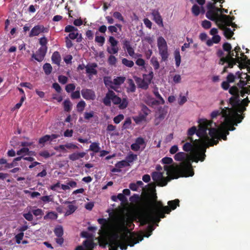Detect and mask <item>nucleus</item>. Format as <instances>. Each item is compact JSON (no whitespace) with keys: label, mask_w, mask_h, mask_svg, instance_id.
I'll return each instance as SVG.
<instances>
[{"label":"nucleus","mask_w":250,"mask_h":250,"mask_svg":"<svg viewBox=\"0 0 250 250\" xmlns=\"http://www.w3.org/2000/svg\"><path fill=\"white\" fill-rule=\"evenodd\" d=\"M122 222H123V221ZM118 226L116 224L114 226L113 232L108 239L107 244L109 250H118L120 248L122 250H126L127 247H133L144 239V236L139 234L136 237L134 233L129 236L124 232L126 229L124 225Z\"/></svg>","instance_id":"obj_1"},{"label":"nucleus","mask_w":250,"mask_h":250,"mask_svg":"<svg viewBox=\"0 0 250 250\" xmlns=\"http://www.w3.org/2000/svg\"><path fill=\"white\" fill-rule=\"evenodd\" d=\"M188 157V154L183 152L176 153L174 157L177 161H183L181 167V170L185 173L186 177L192 176L194 174L191 164Z\"/></svg>","instance_id":"obj_2"},{"label":"nucleus","mask_w":250,"mask_h":250,"mask_svg":"<svg viewBox=\"0 0 250 250\" xmlns=\"http://www.w3.org/2000/svg\"><path fill=\"white\" fill-rule=\"evenodd\" d=\"M199 129L197 130L196 135L201 138L203 145L207 146V143L210 141V139L207 134V131L212 127L213 122L207 119H200L199 121Z\"/></svg>","instance_id":"obj_3"},{"label":"nucleus","mask_w":250,"mask_h":250,"mask_svg":"<svg viewBox=\"0 0 250 250\" xmlns=\"http://www.w3.org/2000/svg\"><path fill=\"white\" fill-rule=\"evenodd\" d=\"M250 101L249 100L248 97H246L242 101H240V97H239V105H234L232 104L231 107H230V111L233 113V116L236 119V123L233 125H237V124L240 123L242 122L244 118V116L242 115L239 114L243 113L246 110V106H247L250 103Z\"/></svg>","instance_id":"obj_4"},{"label":"nucleus","mask_w":250,"mask_h":250,"mask_svg":"<svg viewBox=\"0 0 250 250\" xmlns=\"http://www.w3.org/2000/svg\"><path fill=\"white\" fill-rule=\"evenodd\" d=\"M157 199V196L155 192L151 193L148 195L147 207L149 211H150L151 209H153L154 211H158L161 209L165 213L169 214L171 212L168 206H164L162 202L158 201Z\"/></svg>","instance_id":"obj_5"},{"label":"nucleus","mask_w":250,"mask_h":250,"mask_svg":"<svg viewBox=\"0 0 250 250\" xmlns=\"http://www.w3.org/2000/svg\"><path fill=\"white\" fill-rule=\"evenodd\" d=\"M162 211L159 209L158 211H154L153 209H151L146 214L141 216V224L145 225L150 223H158L161 218H164L166 217L165 212Z\"/></svg>","instance_id":"obj_6"},{"label":"nucleus","mask_w":250,"mask_h":250,"mask_svg":"<svg viewBox=\"0 0 250 250\" xmlns=\"http://www.w3.org/2000/svg\"><path fill=\"white\" fill-rule=\"evenodd\" d=\"M220 109L221 110H214L211 112L210 116L212 119H214L218 116L222 115V117L224 118V122L226 125H230L232 121L236 122V119L233 113H231L232 112L230 111V108L227 107L222 108L221 107Z\"/></svg>","instance_id":"obj_7"},{"label":"nucleus","mask_w":250,"mask_h":250,"mask_svg":"<svg viewBox=\"0 0 250 250\" xmlns=\"http://www.w3.org/2000/svg\"><path fill=\"white\" fill-rule=\"evenodd\" d=\"M209 135L211 137L210 141L207 143V147H209L216 145L219 143V140L221 139L225 141L227 140V135L229 134L228 131L225 133H222L220 131L216 128H211L209 130Z\"/></svg>","instance_id":"obj_8"},{"label":"nucleus","mask_w":250,"mask_h":250,"mask_svg":"<svg viewBox=\"0 0 250 250\" xmlns=\"http://www.w3.org/2000/svg\"><path fill=\"white\" fill-rule=\"evenodd\" d=\"M153 78V72L151 71L148 74H143V78L135 77V80L139 88L146 90L148 88L149 85L151 83Z\"/></svg>","instance_id":"obj_9"},{"label":"nucleus","mask_w":250,"mask_h":250,"mask_svg":"<svg viewBox=\"0 0 250 250\" xmlns=\"http://www.w3.org/2000/svg\"><path fill=\"white\" fill-rule=\"evenodd\" d=\"M214 4V2H209L208 3L207 5L208 11L206 12V16L208 19L216 22L220 16L219 12H221V9L215 7Z\"/></svg>","instance_id":"obj_10"},{"label":"nucleus","mask_w":250,"mask_h":250,"mask_svg":"<svg viewBox=\"0 0 250 250\" xmlns=\"http://www.w3.org/2000/svg\"><path fill=\"white\" fill-rule=\"evenodd\" d=\"M111 100L114 104H119L122 102V99L116 95L114 91L109 90L106 94L105 97L103 99V103L106 106L111 105Z\"/></svg>","instance_id":"obj_11"},{"label":"nucleus","mask_w":250,"mask_h":250,"mask_svg":"<svg viewBox=\"0 0 250 250\" xmlns=\"http://www.w3.org/2000/svg\"><path fill=\"white\" fill-rule=\"evenodd\" d=\"M122 220H123V221H124V222H123L124 225L125 227L126 228V229H124V232L125 234H127L129 232V230L128 229V228H131L132 227L134 226V225L133 223V221L131 219V218L130 217H129L128 216L124 215L119 216L117 218L116 224L118 226L122 225V224H122L123 223H122Z\"/></svg>","instance_id":"obj_12"},{"label":"nucleus","mask_w":250,"mask_h":250,"mask_svg":"<svg viewBox=\"0 0 250 250\" xmlns=\"http://www.w3.org/2000/svg\"><path fill=\"white\" fill-rule=\"evenodd\" d=\"M229 93L233 95L229 100L230 105H239V90L236 86H233L229 89Z\"/></svg>","instance_id":"obj_13"},{"label":"nucleus","mask_w":250,"mask_h":250,"mask_svg":"<svg viewBox=\"0 0 250 250\" xmlns=\"http://www.w3.org/2000/svg\"><path fill=\"white\" fill-rule=\"evenodd\" d=\"M152 178L155 181L157 186L164 187L167 185L168 181L165 178L161 172L154 171L151 174Z\"/></svg>","instance_id":"obj_14"},{"label":"nucleus","mask_w":250,"mask_h":250,"mask_svg":"<svg viewBox=\"0 0 250 250\" xmlns=\"http://www.w3.org/2000/svg\"><path fill=\"white\" fill-rule=\"evenodd\" d=\"M49 28L44 27L43 25H37L33 27L31 30L29 37L31 38L34 36H38L40 33H48Z\"/></svg>","instance_id":"obj_15"},{"label":"nucleus","mask_w":250,"mask_h":250,"mask_svg":"<svg viewBox=\"0 0 250 250\" xmlns=\"http://www.w3.org/2000/svg\"><path fill=\"white\" fill-rule=\"evenodd\" d=\"M47 48L40 47L37 51L36 53H33L32 58L39 62H42L46 54Z\"/></svg>","instance_id":"obj_16"},{"label":"nucleus","mask_w":250,"mask_h":250,"mask_svg":"<svg viewBox=\"0 0 250 250\" xmlns=\"http://www.w3.org/2000/svg\"><path fill=\"white\" fill-rule=\"evenodd\" d=\"M235 19L234 16H230L226 15H220L215 23H223L224 25L229 26L231 22Z\"/></svg>","instance_id":"obj_17"},{"label":"nucleus","mask_w":250,"mask_h":250,"mask_svg":"<svg viewBox=\"0 0 250 250\" xmlns=\"http://www.w3.org/2000/svg\"><path fill=\"white\" fill-rule=\"evenodd\" d=\"M83 97L86 100H94L96 98L95 92L90 89L84 88L81 90Z\"/></svg>","instance_id":"obj_18"},{"label":"nucleus","mask_w":250,"mask_h":250,"mask_svg":"<svg viewBox=\"0 0 250 250\" xmlns=\"http://www.w3.org/2000/svg\"><path fill=\"white\" fill-rule=\"evenodd\" d=\"M220 29L224 31V36L228 39H230L234 35L233 31L228 27L227 25H224L223 23H216Z\"/></svg>","instance_id":"obj_19"},{"label":"nucleus","mask_w":250,"mask_h":250,"mask_svg":"<svg viewBox=\"0 0 250 250\" xmlns=\"http://www.w3.org/2000/svg\"><path fill=\"white\" fill-rule=\"evenodd\" d=\"M151 14L153 17V20L159 26L163 27L164 26L163 19L158 10H153L152 11Z\"/></svg>","instance_id":"obj_20"},{"label":"nucleus","mask_w":250,"mask_h":250,"mask_svg":"<svg viewBox=\"0 0 250 250\" xmlns=\"http://www.w3.org/2000/svg\"><path fill=\"white\" fill-rule=\"evenodd\" d=\"M157 45L159 52H161L162 51H165V49L167 50V42L162 37H160L158 38Z\"/></svg>","instance_id":"obj_21"},{"label":"nucleus","mask_w":250,"mask_h":250,"mask_svg":"<svg viewBox=\"0 0 250 250\" xmlns=\"http://www.w3.org/2000/svg\"><path fill=\"white\" fill-rule=\"evenodd\" d=\"M208 147H206V145H204V147L200 148L201 151L198 152L196 154V160L194 161L197 162L198 161L203 162L204 161L206 157L205 152L206 151V148Z\"/></svg>","instance_id":"obj_22"},{"label":"nucleus","mask_w":250,"mask_h":250,"mask_svg":"<svg viewBox=\"0 0 250 250\" xmlns=\"http://www.w3.org/2000/svg\"><path fill=\"white\" fill-rule=\"evenodd\" d=\"M97 67V64L96 63H92L91 64H88L86 66V73L89 75H96L97 71L95 69Z\"/></svg>","instance_id":"obj_23"},{"label":"nucleus","mask_w":250,"mask_h":250,"mask_svg":"<svg viewBox=\"0 0 250 250\" xmlns=\"http://www.w3.org/2000/svg\"><path fill=\"white\" fill-rule=\"evenodd\" d=\"M99 224L101 225V229L104 231H106L109 227V219L99 218L98 219Z\"/></svg>","instance_id":"obj_24"},{"label":"nucleus","mask_w":250,"mask_h":250,"mask_svg":"<svg viewBox=\"0 0 250 250\" xmlns=\"http://www.w3.org/2000/svg\"><path fill=\"white\" fill-rule=\"evenodd\" d=\"M51 59L53 63L60 66L61 61V57L59 52H54L52 55Z\"/></svg>","instance_id":"obj_25"},{"label":"nucleus","mask_w":250,"mask_h":250,"mask_svg":"<svg viewBox=\"0 0 250 250\" xmlns=\"http://www.w3.org/2000/svg\"><path fill=\"white\" fill-rule=\"evenodd\" d=\"M196 132H197V128L195 126H193L188 129V135L189 137L188 138L190 140L191 142L198 143L199 141H200V140L199 139H195V140H193V138L192 137H190V136L194 135L195 133L196 134Z\"/></svg>","instance_id":"obj_26"},{"label":"nucleus","mask_w":250,"mask_h":250,"mask_svg":"<svg viewBox=\"0 0 250 250\" xmlns=\"http://www.w3.org/2000/svg\"><path fill=\"white\" fill-rule=\"evenodd\" d=\"M85 155V153L83 152H75L69 155V159L71 161H76L80 158H83Z\"/></svg>","instance_id":"obj_27"},{"label":"nucleus","mask_w":250,"mask_h":250,"mask_svg":"<svg viewBox=\"0 0 250 250\" xmlns=\"http://www.w3.org/2000/svg\"><path fill=\"white\" fill-rule=\"evenodd\" d=\"M127 83L128 84V86L127 87L126 91L129 92H134L136 90V85L131 79H129L127 80Z\"/></svg>","instance_id":"obj_28"},{"label":"nucleus","mask_w":250,"mask_h":250,"mask_svg":"<svg viewBox=\"0 0 250 250\" xmlns=\"http://www.w3.org/2000/svg\"><path fill=\"white\" fill-rule=\"evenodd\" d=\"M179 200L178 199H175L174 200L169 201L167 202L168 207L171 210H174L177 207L179 206Z\"/></svg>","instance_id":"obj_29"},{"label":"nucleus","mask_w":250,"mask_h":250,"mask_svg":"<svg viewBox=\"0 0 250 250\" xmlns=\"http://www.w3.org/2000/svg\"><path fill=\"white\" fill-rule=\"evenodd\" d=\"M63 106L64 111L68 112L72 109V104L69 99H66L63 102Z\"/></svg>","instance_id":"obj_30"},{"label":"nucleus","mask_w":250,"mask_h":250,"mask_svg":"<svg viewBox=\"0 0 250 250\" xmlns=\"http://www.w3.org/2000/svg\"><path fill=\"white\" fill-rule=\"evenodd\" d=\"M174 58L175 61V64L177 67H179L180 66L181 63V55L180 53V51L179 49H176L175 50L174 53Z\"/></svg>","instance_id":"obj_31"},{"label":"nucleus","mask_w":250,"mask_h":250,"mask_svg":"<svg viewBox=\"0 0 250 250\" xmlns=\"http://www.w3.org/2000/svg\"><path fill=\"white\" fill-rule=\"evenodd\" d=\"M89 150L93 151L95 153L99 152L100 150L99 143L96 142L91 143L89 146Z\"/></svg>","instance_id":"obj_32"},{"label":"nucleus","mask_w":250,"mask_h":250,"mask_svg":"<svg viewBox=\"0 0 250 250\" xmlns=\"http://www.w3.org/2000/svg\"><path fill=\"white\" fill-rule=\"evenodd\" d=\"M125 80V77L124 76L117 77L113 79V84L116 85H120L123 84Z\"/></svg>","instance_id":"obj_33"},{"label":"nucleus","mask_w":250,"mask_h":250,"mask_svg":"<svg viewBox=\"0 0 250 250\" xmlns=\"http://www.w3.org/2000/svg\"><path fill=\"white\" fill-rule=\"evenodd\" d=\"M154 94L155 95V96L158 98L159 99L161 102L160 103H159V102L157 100H154L153 102H152V104H165V100L164 99L162 98V97L161 96V95L159 94V92L158 91H154Z\"/></svg>","instance_id":"obj_34"},{"label":"nucleus","mask_w":250,"mask_h":250,"mask_svg":"<svg viewBox=\"0 0 250 250\" xmlns=\"http://www.w3.org/2000/svg\"><path fill=\"white\" fill-rule=\"evenodd\" d=\"M85 106V102L83 100H81L77 104L76 107L77 111L80 113L82 112L83 111Z\"/></svg>","instance_id":"obj_35"},{"label":"nucleus","mask_w":250,"mask_h":250,"mask_svg":"<svg viewBox=\"0 0 250 250\" xmlns=\"http://www.w3.org/2000/svg\"><path fill=\"white\" fill-rule=\"evenodd\" d=\"M43 69L46 75H49L52 72V67L49 63H45L43 66Z\"/></svg>","instance_id":"obj_36"},{"label":"nucleus","mask_w":250,"mask_h":250,"mask_svg":"<svg viewBox=\"0 0 250 250\" xmlns=\"http://www.w3.org/2000/svg\"><path fill=\"white\" fill-rule=\"evenodd\" d=\"M54 231L55 235L58 237H61L62 236L63 234V228L61 226H59L58 227L56 228Z\"/></svg>","instance_id":"obj_37"},{"label":"nucleus","mask_w":250,"mask_h":250,"mask_svg":"<svg viewBox=\"0 0 250 250\" xmlns=\"http://www.w3.org/2000/svg\"><path fill=\"white\" fill-rule=\"evenodd\" d=\"M146 117L145 116L141 113L138 116L134 117L133 120L136 124H139L143 121H146Z\"/></svg>","instance_id":"obj_38"},{"label":"nucleus","mask_w":250,"mask_h":250,"mask_svg":"<svg viewBox=\"0 0 250 250\" xmlns=\"http://www.w3.org/2000/svg\"><path fill=\"white\" fill-rule=\"evenodd\" d=\"M129 166V164H128V163L126 162L125 160L119 161L115 164V167H118L120 169H121V168L123 167H128Z\"/></svg>","instance_id":"obj_39"},{"label":"nucleus","mask_w":250,"mask_h":250,"mask_svg":"<svg viewBox=\"0 0 250 250\" xmlns=\"http://www.w3.org/2000/svg\"><path fill=\"white\" fill-rule=\"evenodd\" d=\"M77 209V207L73 205H69L68 206V210L65 213V216L71 215Z\"/></svg>","instance_id":"obj_40"},{"label":"nucleus","mask_w":250,"mask_h":250,"mask_svg":"<svg viewBox=\"0 0 250 250\" xmlns=\"http://www.w3.org/2000/svg\"><path fill=\"white\" fill-rule=\"evenodd\" d=\"M151 64L153 65L154 67V68L155 70H157L159 69L160 67L159 62L157 60V59L155 57H152L151 60H150Z\"/></svg>","instance_id":"obj_41"},{"label":"nucleus","mask_w":250,"mask_h":250,"mask_svg":"<svg viewBox=\"0 0 250 250\" xmlns=\"http://www.w3.org/2000/svg\"><path fill=\"white\" fill-rule=\"evenodd\" d=\"M128 102L126 97L123 98L122 99V102L120 103L119 107L121 109H125L128 105Z\"/></svg>","instance_id":"obj_42"},{"label":"nucleus","mask_w":250,"mask_h":250,"mask_svg":"<svg viewBox=\"0 0 250 250\" xmlns=\"http://www.w3.org/2000/svg\"><path fill=\"white\" fill-rule=\"evenodd\" d=\"M193 146L191 143L187 142L183 146V149L186 152L191 151L193 150Z\"/></svg>","instance_id":"obj_43"},{"label":"nucleus","mask_w":250,"mask_h":250,"mask_svg":"<svg viewBox=\"0 0 250 250\" xmlns=\"http://www.w3.org/2000/svg\"><path fill=\"white\" fill-rule=\"evenodd\" d=\"M191 11L194 16H197L201 12V8L197 5L194 4L192 6Z\"/></svg>","instance_id":"obj_44"},{"label":"nucleus","mask_w":250,"mask_h":250,"mask_svg":"<svg viewBox=\"0 0 250 250\" xmlns=\"http://www.w3.org/2000/svg\"><path fill=\"white\" fill-rule=\"evenodd\" d=\"M122 62L124 65L128 67H132L134 65V62L132 61L128 60L126 58H123Z\"/></svg>","instance_id":"obj_45"},{"label":"nucleus","mask_w":250,"mask_h":250,"mask_svg":"<svg viewBox=\"0 0 250 250\" xmlns=\"http://www.w3.org/2000/svg\"><path fill=\"white\" fill-rule=\"evenodd\" d=\"M95 42L99 43L100 46H103L105 42V38L103 36L96 35L95 39Z\"/></svg>","instance_id":"obj_46"},{"label":"nucleus","mask_w":250,"mask_h":250,"mask_svg":"<svg viewBox=\"0 0 250 250\" xmlns=\"http://www.w3.org/2000/svg\"><path fill=\"white\" fill-rule=\"evenodd\" d=\"M58 217L57 214L54 212L51 211L48 212L44 216V219L49 218L51 219H56Z\"/></svg>","instance_id":"obj_47"},{"label":"nucleus","mask_w":250,"mask_h":250,"mask_svg":"<svg viewBox=\"0 0 250 250\" xmlns=\"http://www.w3.org/2000/svg\"><path fill=\"white\" fill-rule=\"evenodd\" d=\"M137 159V155L133 153L127 155L126 157V161L129 164V163H132L134 161L136 160Z\"/></svg>","instance_id":"obj_48"},{"label":"nucleus","mask_w":250,"mask_h":250,"mask_svg":"<svg viewBox=\"0 0 250 250\" xmlns=\"http://www.w3.org/2000/svg\"><path fill=\"white\" fill-rule=\"evenodd\" d=\"M113 16L116 19H118L120 21H121L123 23H125V21L122 15L119 12H115L113 14Z\"/></svg>","instance_id":"obj_49"},{"label":"nucleus","mask_w":250,"mask_h":250,"mask_svg":"<svg viewBox=\"0 0 250 250\" xmlns=\"http://www.w3.org/2000/svg\"><path fill=\"white\" fill-rule=\"evenodd\" d=\"M135 143H136L140 147L141 146H144L143 148H144L146 146V143L145 140L141 137L137 138L135 140Z\"/></svg>","instance_id":"obj_50"},{"label":"nucleus","mask_w":250,"mask_h":250,"mask_svg":"<svg viewBox=\"0 0 250 250\" xmlns=\"http://www.w3.org/2000/svg\"><path fill=\"white\" fill-rule=\"evenodd\" d=\"M29 152V148L27 147H22L17 152L18 155L25 156L27 155V153Z\"/></svg>","instance_id":"obj_51"},{"label":"nucleus","mask_w":250,"mask_h":250,"mask_svg":"<svg viewBox=\"0 0 250 250\" xmlns=\"http://www.w3.org/2000/svg\"><path fill=\"white\" fill-rule=\"evenodd\" d=\"M64 31L67 33H71L73 32L74 31H78V29L75 27V26H73L71 25H68L65 26L64 28Z\"/></svg>","instance_id":"obj_52"},{"label":"nucleus","mask_w":250,"mask_h":250,"mask_svg":"<svg viewBox=\"0 0 250 250\" xmlns=\"http://www.w3.org/2000/svg\"><path fill=\"white\" fill-rule=\"evenodd\" d=\"M39 43L41 45V47H46L47 48V39L44 36L41 38L39 39Z\"/></svg>","instance_id":"obj_53"},{"label":"nucleus","mask_w":250,"mask_h":250,"mask_svg":"<svg viewBox=\"0 0 250 250\" xmlns=\"http://www.w3.org/2000/svg\"><path fill=\"white\" fill-rule=\"evenodd\" d=\"M159 54L162 57V61L165 62L167 61L168 57L167 50L165 49V51H162L161 52H159Z\"/></svg>","instance_id":"obj_54"},{"label":"nucleus","mask_w":250,"mask_h":250,"mask_svg":"<svg viewBox=\"0 0 250 250\" xmlns=\"http://www.w3.org/2000/svg\"><path fill=\"white\" fill-rule=\"evenodd\" d=\"M76 86L74 83H69L65 86V90L67 93H70L75 89Z\"/></svg>","instance_id":"obj_55"},{"label":"nucleus","mask_w":250,"mask_h":250,"mask_svg":"<svg viewBox=\"0 0 250 250\" xmlns=\"http://www.w3.org/2000/svg\"><path fill=\"white\" fill-rule=\"evenodd\" d=\"M50 136L49 135H45L43 137L40 138L39 140V143L40 144H44L45 143L50 141H49Z\"/></svg>","instance_id":"obj_56"},{"label":"nucleus","mask_w":250,"mask_h":250,"mask_svg":"<svg viewBox=\"0 0 250 250\" xmlns=\"http://www.w3.org/2000/svg\"><path fill=\"white\" fill-rule=\"evenodd\" d=\"M141 111L143 112L142 114L146 117L150 113V110L145 105H143Z\"/></svg>","instance_id":"obj_57"},{"label":"nucleus","mask_w":250,"mask_h":250,"mask_svg":"<svg viewBox=\"0 0 250 250\" xmlns=\"http://www.w3.org/2000/svg\"><path fill=\"white\" fill-rule=\"evenodd\" d=\"M131 124V120L130 118H127L125 119L122 128L123 129H127L129 128V126Z\"/></svg>","instance_id":"obj_58"},{"label":"nucleus","mask_w":250,"mask_h":250,"mask_svg":"<svg viewBox=\"0 0 250 250\" xmlns=\"http://www.w3.org/2000/svg\"><path fill=\"white\" fill-rule=\"evenodd\" d=\"M223 49L225 51L227 52H230L231 50L232 47L231 44L229 42H225L223 44Z\"/></svg>","instance_id":"obj_59"},{"label":"nucleus","mask_w":250,"mask_h":250,"mask_svg":"<svg viewBox=\"0 0 250 250\" xmlns=\"http://www.w3.org/2000/svg\"><path fill=\"white\" fill-rule=\"evenodd\" d=\"M58 81L61 83L64 84L67 82L68 78L63 75H60L58 77Z\"/></svg>","instance_id":"obj_60"},{"label":"nucleus","mask_w":250,"mask_h":250,"mask_svg":"<svg viewBox=\"0 0 250 250\" xmlns=\"http://www.w3.org/2000/svg\"><path fill=\"white\" fill-rule=\"evenodd\" d=\"M108 41L111 47L117 46L118 42L113 37H109Z\"/></svg>","instance_id":"obj_61"},{"label":"nucleus","mask_w":250,"mask_h":250,"mask_svg":"<svg viewBox=\"0 0 250 250\" xmlns=\"http://www.w3.org/2000/svg\"><path fill=\"white\" fill-rule=\"evenodd\" d=\"M124 118V116L123 114H119L114 118L113 121L115 124H118L120 123Z\"/></svg>","instance_id":"obj_62"},{"label":"nucleus","mask_w":250,"mask_h":250,"mask_svg":"<svg viewBox=\"0 0 250 250\" xmlns=\"http://www.w3.org/2000/svg\"><path fill=\"white\" fill-rule=\"evenodd\" d=\"M202 26L205 29H208L211 27V23L210 21L205 20L202 21Z\"/></svg>","instance_id":"obj_63"},{"label":"nucleus","mask_w":250,"mask_h":250,"mask_svg":"<svg viewBox=\"0 0 250 250\" xmlns=\"http://www.w3.org/2000/svg\"><path fill=\"white\" fill-rule=\"evenodd\" d=\"M83 244L87 249L92 250L93 248V243L91 241L86 240L83 241Z\"/></svg>","instance_id":"obj_64"}]
</instances>
